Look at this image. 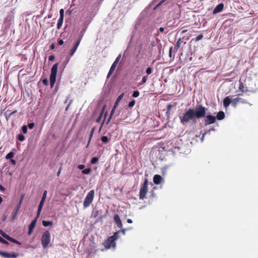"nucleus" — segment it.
Masks as SVG:
<instances>
[{"label":"nucleus","mask_w":258,"mask_h":258,"mask_svg":"<svg viewBox=\"0 0 258 258\" xmlns=\"http://www.w3.org/2000/svg\"><path fill=\"white\" fill-rule=\"evenodd\" d=\"M207 110V109L201 104L197 105L195 108H189L179 116L180 122L182 125L190 122L195 123L197 119L205 117Z\"/></svg>","instance_id":"nucleus-1"},{"label":"nucleus","mask_w":258,"mask_h":258,"mask_svg":"<svg viewBox=\"0 0 258 258\" xmlns=\"http://www.w3.org/2000/svg\"><path fill=\"white\" fill-rule=\"evenodd\" d=\"M249 95H245L243 93H239L237 97L232 99V104L236 107L238 104H249L248 99Z\"/></svg>","instance_id":"nucleus-2"},{"label":"nucleus","mask_w":258,"mask_h":258,"mask_svg":"<svg viewBox=\"0 0 258 258\" xmlns=\"http://www.w3.org/2000/svg\"><path fill=\"white\" fill-rule=\"evenodd\" d=\"M58 65V63H55L51 69V74L50 76V85L51 88L53 87L56 81Z\"/></svg>","instance_id":"nucleus-3"},{"label":"nucleus","mask_w":258,"mask_h":258,"mask_svg":"<svg viewBox=\"0 0 258 258\" xmlns=\"http://www.w3.org/2000/svg\"><path fill=\"white\" fill-rule=\"evenodd\" d=\"M50 242V233L48 231H45L42 234L41 244L43 248H46Z\"/></svg>","instance_id":"nucleus-4"},{"label":"nucleus","mask_w":258,"mask_h":258,"mask_svg":"<svg viewBox=\"0 0 258 258\" xmlns=\"http://www.w3.org/2000/svg\"><path fill=\"white\" fill-rule=\"evenodd\" d=\"M95 195V191L94 190H90L86 197L85 198L83 206L85 208L88 207L90 206L91 204L92 203Z\"/></svg>","instance_id":"nucleus-5"},{"label":"nucleus","mask_w":258,"mask_h":258,"mask_svg":"<svg viewBox=\"0 0 258 258\" xmlns=\"http://www.w3.org/2000/svg\"><path fill=\"white\" fill-rule=\"evenodd\" d=\"M148 181L147 179H145L140 189L139 199L140 200H143L146 198V194L148 192Z\"/></svg>","instance_id":"nucleus-6"},{"label":"nucleus","mask_w":258,"mask_h":258,"mask_svg":"<svg viewBox=\"0 0 258 258\" xmlns=\"http://www.w3.org/2000/svg\"><path fill=\"white\" fill-rule=\"evenodd\" d=\"M112 239L113 238L109 237L104 242L103 245L106 249H108L110 248L111 247L115 246V241Z\"/></svg>","instance_id":"nucleus-7"},{"label":"nucleus","mask_w":258,"mask_h":258,"mask_svg":"<svg viewBox=\"0 0 258 258\" xmlns=\"http://www.w3.org/2000/svg\"><path fill=\"white\" fill-rule=\"evenodd\" d=\"M0 233L6 239H7L8 240L14 243H16L18 245H21V243L20 242L18 241L17 240L11 237L10 236L6 234L4 231H3L2 230H0Z\"/></svg>","instance_id":"nucleus-8"},{"label":"nucleus","mask_w":258,"mask_h":258,"mask_svg":"<svg viewBox=\"0 0 258 258\" xmlns=\"http://www.w3.org/2000/svg\"><path fill=\"white\" fill-rule=\"evenodd\" d=\"M204 118L206 125L214 123L216 122V117L211 115H206Z\"/></svg>","instance_id":"nucleus-9"},{"label":"nucleus","mask_w":258,"mask_h":258,"mask_svg":"<svg viewBox=\"0 0 258 258\" xmlns=\"http://www.w3.org/2000/svg\"><path fill=\"white\" fill-rule=\"evenodd\" d=\"M0 255L5 258H17L19 256L17 253H8L5 251H0Z\"/></svg>","instance_id":"nucleus-10"},{"label":"nucleus","mask_w":258,"mask_h":258,"mask_svg":"<svg viewBox=\"0 0 258 258\" xmlns=\"http://www.w3.org/2000/svg\"><path fill=\"white\" fill-rule=\"evenodd\" d=\"M81 42V39H78L75 43V44L74 45L72 48L71 49L69 55L70 56H72L74 55V53H75L77 48L78 47L79 45H80Z\"/></svg>","instance_id":"nucleus-11"},{"label":"nucleus","mask_w":258,"mask_h":258,"mask_svg":"<svg viewBox=\"0 0 258 258\" xmlns=\"http://www.w3.org/2000/svg\"><path fill=\"white\" fill-rule=\"evenodd\" d=\"M37 218H38L36 217L35 219H34L31 222L30 224L29 225V230H28V235H30L32 234V233L36 226Z\"/></svg>","instance_id":"nucleus-12"},{"label":"nucleus","mask_w":258,"mask_h":258,"mask_svg":"<svg viewBox=\"0 0 258 258\" xmlns=\"http://www.w3.org/2000/svg\"><path fill=\"white\" fill-rule=\"evenodd\" d=\"M113 219L114 221L115 222V224L117 225V226L119 228H122L123 226L119 215L117 214L115 215L114 216Z\"/></svg>","instance_id":"nucleus-13"},{"label":"nucleus","mask_w":258,"mask_h":258,"mask_svg":"<svg viewBox=\"0 0 258 258\" xmlns=\"http://www.w3.org/2000/svg\"><path fill=\"white\" fill-rule=\"evenodd\" d=\"M20 207L16 206L12 213L11 221H14L17 218Z\"/></svg>","instance_id":"nucleus-14"},{"label":"nucleus","mask_w":258,"mask_h":258,"mask_svg":"<svg viewBox=\"0 0 258 258\" xmlns=\"http://www.w3.org/2000/svg\"><path fill=\"white\" fill-rule=\"evenodd\" d=\"M231 103H232V99L230 96H227L223 100V105L225 108H227Z\"/></svg>","instance_id":"nucleus-15"},{"label":"nucleus","mask_w":258,"mask_h":258,"mask_svg":"<svg viewBox=\"0 0 258 258\" xmlns=\"http://www.w3.org/2000/svg\"><path fill=\"white\" fill-rule=\"evenodd\" d=\"M224 8V4L222 3L218 5L213 10V14H215L221 12Z\"/></svg>","instance_id":"nucleus-16"},{"label":"nucleus","mask_w":258,"mask_h":258,"mask_svg":"<svg viewBox=\"0 0 258 258\" xmlns=\"http://www.w3.org/2000/svg\"><path fill=\"white\" fill-rule=\"evenodd\" d=\"M162 180V178L161 175L156 174L153 177V182L155 184H159Z\"/></svg>","instance_id":"nucleus-17"},{"label":"nucleus","mask_w":258,"mask_h":258,"mask_svg":"<svg viewBox=\"0 0 258 258\" xmlns=\"http://www.w3.org/2000/svg\"><path fill=\"white\" fill-rule=\"evenodd\" d=\"M225 117V113L223 111H220L217 113V116L216 117V119L218 120H222Z\"/></svg>","instance_id":"nucleus-18"},{"label":"nucleus","mask_w":258,"mask_h":258,"mask_svg":"<svg viewBox=\"0 0 258 258\" xmlns=\"http://www.w3.org/2000/svg\"><path fill=\"white\" fill-rule=\"evenodd\" d=\"M181 43L182 41L181 38H179L176 41V43L174 48V51H177V50L180 47Z\"/></svg>","instance_id":"nucleus-19"},{"label":"nucleus","mask_w":258,"mask_h":258,"mask_svg":"<svg viewBox=\"0 0 258 258\" xmlns=\"http://www.w3.org/2000/svg\"><path fill=\"white\" fill-rule=\"evenodd\" d=\"M239 90L242 92L241 93H243L245 92V91H246L245 90V87L243 83L241 81V80H239Z\"/></svg>","instance_id":"nucleus-20"},{"label":"nucleus","mask_w":258,"mask_h":258,"mask_svg":"<svg viewBox=\"0 0 258 258\" xmlns=\"http://www.w3.org/2000/svg\"><path fill=\"white\" fill-rule=\"evenodd\" d=\"M105 108H106V105H104L102 107V109L101 113H100V115H99V116L98 117V118H97V119L96 120V121L97 122H99L101 121V118L102 117V115L103 114V113L104 112Z\"/></svg>","instance_id":"nucleus-21"},{"label":"nucleus","mask_w":258,"mask_h":258,"mask_svg":"<svg viewBox=\"0 0 258 258\" xmlns=\"http://www.w3.org/2000/svg\"><path fill=\"white\" fill-rule=\"evenodd\" d=\"M123 96H124V94L122 93L117 97V98L116 99L115 102L114 104V106H115L116 107L118 106L119 103L122 100Z\"/></svg>","instance_id":"nucleus-22"},{"label":"nucleus","mask_w":258,"mask_h":258,"mask_svg":"<svg viewBox=\"0 0 258 258\" xmlns=\"http://www.w3.org/2000/svg\"><path fill=\"white\" fill-rule=\"evenodd\" d=\"M63 21V18L59 17V19L58 21L57 24V29H59L62 25Z\"/></svg>","instance_id":"nucleus-23"},{"label":"nucleus","mask_w":258,"mask_h":258,"mask_svg":"<svg viewBox=\"0 0 258 258\" xmlns=\"http://www.w3.org/2000/svg\"><path fill=\"white\" fill-rule=\"evenodd\" d=\"M42 224L44 227H48L49 226H52L53 225V222L50 221H42Z\"/></svg>","instance_id":"nucleus-24"},{"label":"nucleus","mask_w":258,"mask_h":258,"mask_svg":"<svg viewBox=\"0 0 258 258\" xmlns=\"http://www.w3.org/2000/svg\"><path fill=\"white\" fill-rule=\"evenodd\" d=\"M95 127H93L91 131V132H90V136H89V141H88V146L89 145V144H90V142H91V140L92 139V138L94 135V133L95 132Z\"/></svg>","instance_id":"nucleus-25"},{"label":"nucleus","mask_w":258,"mask_h":258,"mask_svg":"<svg viewBox=\"0 0 258 258\" xmlns=\"http://www.w3.org/2000/svg\"><path fill=\"white\" fill-rule=\"evenodd\" d=\"M120 232V231H118L115 232L113 235L111 236H110L111 238H113L112 239H113L114 241L117 240L119 237V233Z\"/></svg>","instance_id":"nucleus-26"},{"label":"nucleus","mask_w":258,"mask_h":258,"mask_svg":"<svg viewBox=\"0 0 258 258\" xmlns=\"http://www.w3.org/2000/svg\"><path fill=\"white\" fill-rule=\"evenodd\" d=\"M148 80V76H144L142 81L139 83V85H142L145 84Z\"/></svg>","instance_id":"nucleus-27"},{"label":"nucleus","mask_w":258,"mask_h":258,"mask_svg":"<svg viewBox=\"0 0 258 258\" xmlns=\"http://www.w3.org/2000/svg\"><path fill=\"white\" fill-rule=\"evenodd\" d=\"M14 156V153L13 152H10L6 156V159H11Z\"/></svg>","instance_id":"nucleus-28"},{"label":"nucleus","mask_w":258,"mask_h":258,"mask_svg":"<svg viewBox=\"0 0 258 258\" xmlns=\"http://www.w3.org/2000/svg\"><path fill=\"white\" fill-rule=\"evenodd\" d=\"M24 196H24V194H23V195H22L21 196L20 198V200H19V202L17 206V207H19L20 208L21 207V205H22V202H23V201L24 198Z\"/></svg>","instance_id":"nucleus-29"},{"label":"nucleus","mask_w":258,"mask_h":258,"mask_svg":"<svg viewBox=\"0 0 258 258\" xmlns=\"http://www.w3.org/2000/svg\"><path fill=\"white\" fill-rule=\"evenodd\" d=\"M17 138L18 140H19L20 141H21V142L24 141L25 139L24 136L21 134H19L17 136Z\"/></svg>","instance_id":"nucleus-30"},{"label":"nucleus","mask_w":258,"mask_h":258,"mask_svg":"<svg viewBox=\"0 0 258 258\" xmlns=\"http://www.w3.org/2000/svg\"><path fill=\"white\" fill-rule=\"evenodd\" d=\"M172 105L171 104H168L167 106V111L166 112V115L168 116L170 114V112L171 111V108L172 107Z\"/></svg>","instance_id":"nucleus-31"},{"label":"nucleus","mask_w":258,"mask_h":258,"mask_svg":"<svg viewBox=\"0 0 258 258\" xmlns=\"http://www.w3.org/2000/svg\"><path fill=\"white\" fill-rule=\"evenodd\" d=\"M101 140L104 143H108L109 142V139L107 136H102L101 138Z\"/></svg>","instance_id":"nucleus-32"},{"label":"nucleus","mask_w":258,"mask_h":258,"mask_svg":"<svg viewBox=\"0 0 258 258\" xmlns=\"http://www.w3.org/2000/svg\"><path fill=\"white\" fill-rule=\"evenodd\" d=\"M91 172V169L90 168H86L82 171V173L85 174H89Z\"/></svg>","instance_id":"nucleus-33"},{"label":"nucleus","mask_w":258,"mask_h":258,"mask_svg":"<svg viewBox=\"0 0 258 258\" xmlns=\"http://www.w3.org/2000/svg\"><path fill=\"white\" fill-rule=\"evenodd\" d=\"M99 160V159L98 157H95L91 159V163L93 164H96Z\"/></svg>","instance_id":"nucleus-34"},{"label":"nucleus","mask_w":258,"mask_h":258,"mask_svg":"<svg viewBox=\"0 0 258 258\" xmlns=\"http://www.w3.org/2000/svg\"><path fill=\"white\" fill-rule=\"evenodd\" d=\"M152 72H153V69L151 67H148L146 70V73L147 74V75H149L151 74H152Z\"/></svg>","instance_id":"nucleus-35"},{"label":"nucleus","mask_w":258,"mask_h":258,"mask_svg":"<svg viewBox=\"0 0 258 258\" xmlns=\"http://www.w3.org/2000/svg\"><path fill=\"white\" fill-rule=\"evenodd\" d=\"M27 126L26 125H24L22 127V131L24 134H26L27 133Z\"/></svg>","instance_id":"nucleus-36"},{"label":"nucleus","mask_w":258,"mask_h":258,"mask_svg":"<svg viewBox=\"0 0 258 258\" xmlns=\"http://www.w3.org/2000/svg\"><path fill=\"white\" fill-rule=\"evenodd\" d=\"M0 242L7 245L9 244V242L4 239L3 238L0 236Z\"/></svg>","instance_id":"nucleus-37"},{"label":"nucleus","mask_w":258,"mask_h":258,"mask_svg":"<svg viewBox=\"0 0 258 258\" xmlns=\"http://www.w3.org/2000/svg\"><path fill=\"white\" fill-rule=\"evenodd\" d=\"M0 242L7 245L9 244V242L4 239L3 238L0 236Z\"/></svg>","instance_id":"nucleus-38"},{"label":"nucleus","mask_w":258,"mask_h":258,"mask_svg":"<svg viewBox=\"0 0 258 258\" xmlns=\"http://www.w3.org/2000/svg\"><path fill=\"white\" fill-rule=\"evenodd\" d=\"M116 108H117V107H116V106H114V105H113V107H112V110H111V112H110V114L109 116H112H112H113V115L114 114V111H115V110H116Z\"/></svg>","instance_id":"nucleus-39"},{"label":"nucleus","mask_w":258,"mask_h":258,"mask_svg":"<svg viewBox=\"0 0 258 258\" xmlns=\"http://www.w3.org/2000/svg\"><path fill=\"white\" fill-rule=\"evenodd\" d=\"M140 93L138 91H135L133 93V96L134 97H138L139 96Z\"/></svg>","instance_id":"nucleus-40"},{"label":"nucleus","mask_w":258,"mask_h":258,"mask_svg":"<svg viewBox=\"0 0 258 258\" xmlns=\"http://www.w3.org/2000/svg\"><path fill=\"white\" fill-rule=\"evenodd\" d=\"M135 100H132L131 102H130V103H128V107H132L133 106H134L135 104Z\"/></svg>","instance_id":"nucleus-41"},{"label":"nucleus","mask_w":258,"mask_h":258,"mask_svg":"<svg viewBox=\"0 0 258 258\" xmlns=\"http://www.w3.org/2000/svg\"><path fill=\"white\" fill-rule=\"evenodd\" d=\"M42 208V207H40L39 206H38V210H37V217H37V218L39 217V216L40 215V214L41 213Z\"/></svg>","instance_id":"nucleus-42"},{"label":"nucleus","mask_w":258,"mask_h":258,"mask_svg":"<svg viewBox=\"0 0 258 258\" xmlns=\"http://www.w3.org/2000/svg\"><path fill=\"white\" fill-rule=\"evenodd\" d=\"M116 65L117 64H116L115 63H113L109 70H110L111 71L114 72V71L116 67Z\"/></svg>","instance_id":"nucleus-43"},{"label":"nucleus","mask_w":258,"mask_h":258,"mask_svg":"<svg viewBox=\"0 0 258 258\" xmlns=\"http://www.w3.org/2000/svg\"><path fill=\"white\" fill-rule=\"evenodd\" d=\"M43 84L47 86L48 85V81L47 78H45L42 80Z\"/></svg>","instance_id":"nucleus-44"},{"label":"nucleus","mask_w":258,"mask_h":258,"mask_svg":"<svg viewBox=\"0 0 258 258\" xmlns=\"http://www.w3.org/2000/svg\"><path fill=\"white\" fill-rule=\"evenodd\" d=\"M203 37V35L202 34H200L199 35H198L196 38V41H199L200 40H201Z\"/></svg>","instance_id":"nucleus-45"},{"label":"nucleus","mask_w":258,"mask_h":258,"mask_svg":"<svg viewBox=\"0 0 258 258\" xmlns=\"http://www.w3.org/2000/svg\"><path fill=\"white\" fill-rule=\"evenodd\" d=\"M59 13L60 17L64 18V10L63 9L60 10Z\"/></svg>","instance_id":"nucleus-46"},{"label":"nucleus","mask_w":258,"mask_h":258,"mask_svg":"<svg viewBox=\"0 0 258 258\" xmlns=\"http://www.w3.org/2000/svg\"><path fill=\"white\" fill-rule=\"evenodd\" d=\"M120 57H121V55L120 54V55H119L116 57V58L115 59V61H114V62H113V63H115L116 64H117V63H118V61H119V59H120Z\"/></svg>","instance_id":"nucleus-47"},{"label":"nucleus","mask_w":258,"mask_h":258,"mask_svg":"<svg viewBox=\"0 0 258 258\" xmlns=\"http://www.w3.org/2000/svg\"><path fill=\"white\" fill-rule=\"evenodd\" d=\"M34 125H35L34 123H33V122L30 123L28 124V127L30 129H32L34 127Z\"/></svg>","instance_id":"nucleus-48"},{"label":"nucleus","mask_w":258,"mask_h":258,"mask_svg":"<svg viewBox=\"0 0 258 258\" xmlns=\"http://www.w3.org/2000/svg\"><path fill=\"white\" fill-rule=\"evenodd\" d=\"M47 191L46 190H45L44 192H43V196H42V199H46V196H47Z\"/></svg>","instance_id":"nucleus-49"},{"label":"nucleus","mask_w":258,"mask_h":258,"mask_svg":"<svg viewBox=\"0 0 258 258\" xmlns=\"http://www.w3.org/2000/svg\"><path fill=\"white\" fill-rule=\"evenodd\" d=\"M55 59V56L53 55H51L49 56L48 59L49 61H53Z\"/></svg>","instance_id":"nucleus-50"},{"label":"nucleus","mask_w":258,"mask_h":258,"mask_svg":"<svg viewBox=\"0 0 258 258\" xmlns=\"http://www.w3.org/2000/svg\"><path fill=\"white\" fill-rule=\"evenodd\" d=\"M78 168L80 170L83 169L85 167V165L83 164L79 165L78 166Z\"/></svg>","instance_id":"nucleus-51"},{"label":"nucleus","mask_w":258,"mask_h":258,"mask_svg":"<svg viewBox=\"0 0 258 258\" xmlns=\"http://www.w3.org/2000/svg\"><path fill=\"white\" fill-rule=\"evenodd\" d=\"M63 43H64V42H63V41L62 40H61V39H60V40H59L58 41V44L59 45H62V44H63Z\"/></svg>","instance_id":"nucleus-52"},{"label":"nucleus","mask_w":258,"mask_h":258,"mask_svg":"<svg viewBox=\"0 0 258 258\" xmlns=\"http://www.w3.org/2000/svg\"><path fill=\"white\" fill-rule=\"evenodd\" d=\"M0 190L2 191H4L5 190V187L1 184H0Z\"/></svg>","instance_id":"nucleus-53"},{"label":"nucleus","mask_w":258,"mask_h":258,"mask_svg":"<svg viewBox=\"0 0 258 258\" xmlns=\"http://www.w3.org/2000/svg\"><path fill=\"white\" fill-rule=\"evenodd\" d=\"M111 118H112V116H109L108 119L106 121V124H108L110 122V121L111 119Z\"/></svg>","instance_id":"nucleus-54"},{"label":"nucleus","mask_w":258,"mask_h":258,"mask_svg":"<svg viewBox=\"0 0 258 258\" xmlns=\"http://www.w3.org/2000/svg\"><path fill=\"white\" fill-rule=\"evenodd\" d=\"M207 134V132H205L203 134V136H202V138H201V140H202V141H203V140H204V137H205V135H206Z\"/></svg>","instance_id":"nucleus-55"},{"label":"nucleus","mask_w":258,"mask_h":258,"mask_svg":"<svg viewBox=\"0 0 258 258\" xmlns=\"http://www.w3.org/2000/svg\"><path fill=\"white\" fill-rule=\"evenodd\" d=\"M113 72L111 71L110 70L109 71V72L107 75V78H109L113 73Z\"/></svg>","instance_id":"nucleus-56"},{"label":"nucleus","mask_w":258,"mask_h":258,"mask_svg":"<svg viewBox=\"0 0 258 258\" xmlns=\"http://www.w3.org/2000/svg\"><path fill=\"white\" fill-rule=\"evenodd\" d=\"M172 47H171L169 49V56L171 57V54H172Z\"/></svg>","instance_id":"nucleus-57"},{"label":"nucleus","mask_w":258,"mask_h":258,"mask_svg":"<svg viewBox=\"0 0 258 258\" xmlns=\"http://www.w3.org/2000/svg\"><path fill=\"white\" fill-rule=\"evenodd\" d=\"M61 167H60L57 172V176H59L60 174V172H61Z\"/></svg>","instance_id":"nucleus-58"},{"label":"nucleus","mask_w":258,"mask_h":258,"mask_svg":"<svg viewBox=\"0 0 258 258\" xmlns=\"http://www.w3.org/2000/svg\"><path fill=\"white\" fill-rule=\"evenodd\" d=\"M17 112V110H15L14 111H13V112H12L9 115V117H10L12 114L16 113Z\"/></svg>","instance_id":"nucleus-59"},{"label":"nucleus","mask_w":258,"mask_h":258,"mask_svg":"<svg viewBox=\"0 0 258 258\" xmlns=\"http://www.w3.org/2000/svg\"><path fill=\"white\" fill-rule=\"evenodd\" d=\"M120 232H122V233L124 235L125 234V231H126V229H122L121 230H120Z\"/></svg>","instance_id":"nucleus-60"},{"label":"nucleus","mask_w":258,"mask_h":258,"mask_svg":"<svg viewBox=\"0 0 258 258\" xmlns=\"http://www.w3.org/2000/svg\"><path fill=\"white\" fill-rule=\"evenodd\" d=\"M159 31L160 32H163L164 31V28H163V27H160L159 29Z\"/></svg>","instance_id":"nucleus-61"},{"label":"nucleus","mask_w":258,"mask_h":258,"mask_svg":"<svg viewBox=\"0 0 258 258\" xmlns=\"http://www.w3.org/2000/svg\"><path fill=\"white\" fill-rule=\"evenodd\" d=\"M50 48L51 49H54V48H55V45L54 44H52L50 45Z\"/></svg>","instance_id":"nucleus-62"},{"label":"nucleus","mask_w":258,"mask_h":258,"mask_svg":"<svg viewBox=\"0 0 258 258\" xmlns=\"http://www.w3.org/2000/svg\"><path fill=\"white\" fill-rule=\"evenodd\" d=\"M45 199H42L41 198V201L40 202V204H43L44 205V203L45 202Z\"/></svg>","instance_id":"nucleus-63"},{"label":"nucleus","mask_w":258,"mask_h":258,"mask_svg":"<svg viewBox=\"0 0 258 258\" xmlns=\"http://www.w3.org/2000/svg\"><path fill=\"white\" fill-rule=\"evenodd\" d=\"M11 162L13 163V164L15 165L16 163V161L13 159H11Z\"/></svg>","instance_id":"nucleus-64"}]
</instances>
